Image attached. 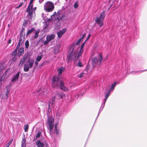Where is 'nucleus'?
<instances>
[{"mask_svg": "<svg viewBox=\"0 0 147 147\" xmlns=\"http://www.w3.org/2000/svg\"><path fill=\"white\" fill-rule=\"evenodd\" d=\"M82 40L81 38H80L76 44H74L70 46L68 51L69 54L67 55L66 59L67 62L74 60L76 58V52L79 48L78 45Z\"/></svg>", "mask_w": 147, "mask_h": 147, "instance_id": "obj_1", "label": "nucleus"}, {"mask_svg": "<svg viewBox=\"0 0 147 147\" xmlns=\"http://www.w3.org/2000/svg\"><path fill=\"white\" fill-rule=\"evenodd\" d=\"M60 86V88L61 90L64 91H67L69 89L65 86L64 83L62 81L61 78L57 76H53L52 78V85L53 87L55 88H58Z\"/></svg>", "mask_w": 147, "mask_h": 147, "instance_id": "obj_2", "label": "nucleus"}, {"mask_svg": "<svg viewBox=\"0 0 147 147\" xmlns=\"http://www.w3.org/2000/svg\"><path fill=\"white\" fill-rule=\"evenodd\" d=\"M102 59V54H98V58L94 57L92 59V65L93 67L98 66L101 63Z\"/></svg>", "mask_w": 147, "mask_h": 147, "instance_id": "obj_3", "label": "nucleus"}, {"mask_svg": "<svg viewBox=\"0 0 147 147\" xmlns=\"http://www.w3.org/2000/svg\"><path fill=\"white\" fill-rule=\"evenodd\" d=\"M54 8V5L51 1H48L46 2L44 5V9L45 11L47 12L52 11Z\"/></svg>", "mask_w": 147, "mask_h": 147, "instance_id": "obj_4", "label": "nucleus"}, {"mask_svg": "<svg viewBox=\"0 0 147 147\" xmlns=\"http://www.w3.org/2000/svg\"><path fill=\"white\" fill-rule=\"evenodd\" d=\"M105 16V11L102 12L100 17H97L95 20L96 23L99 25V26L101 27L103 25V21Z\"/></svg>", "mask_w": 147, "mask_h": 147, "instance_id": "obj_5", "label": "nucleus"}, {"mask_svg": "<svg viewBox=\"0 0 147 147\" xmlns=\"http://www.w3.org/2000/svg\"><path fill=\"white\" fill-rule=\"evenodd\" d=\"M55 16H56V18H57V19L59 21L64 18L65 15L63 10H59L57 13L56 12H55L52 15V16L54 17Z\"/></svg>", "mask_w": 147, "mask_h": 147, "instance_id": "obj_6", "label": "nucleus"}, {"mask_svg": "<svg viewBox=\"0 0 147 147\" xmlns=\"http://www.w3.org/2000/svg\"><path fill=\"white\" fill-rule=\"evenodd\" d=\"M38 94L45 96H47L49 93V91L46 88L41 87L38 91Z\"/></svg>", "mask_w": 147, "mask_h": 147, "instance_id": "obj_7", "label": "nucleus"}, {"mask_svg": "<svg viewBox=\"0 0 147 147\" xmlns=\"http://www.w3.org/2000/svg\"><path fill=\"white\" fill-rule=\"evenodd\" d=\"M9 92L10 91L8 88L3 90L0 95L1 98L3 99L7 98L8 97V95Z\"/></svg>", "mask_w": 147, "mask_h": 147, "instance_id": "obj_8", "label": "nucleus"}, {"mask_svg": "<svg viewBox=\"0 0 147 147\" xmlns=\"http://www.w3.org/2000/svg\"><path fill=\"white\" fill-rule=\"evenodd\" d=\"M20 38L19 42H18V45L16 49L13 52V53L15 55H16L17 54V51L19 49V45H20V44H22L23 42L25 39V37L24 36H20Z\"/></svg>", "mask_w": 147, "mask_h": 147, "instance_id": "obj_9", "label": "nucleus"}, {"mask_svg": "<svg viewBox=\"0 0 147 147\" xmlns=\"http://www.w3.org/2000/svg\"><path fill=\"white\" fill-rule=\"evenodd\" d=\"M48 121L49 127V131L51 132V130L54 126V119L52 117H49L48 118Z\"/></svg>", "mask_w": 147, "mask_h": 147, "instance_id": "obj_10", "label": "nucleus"}, {"mask_svg": "<svg viewBox=\"0 0 147 147\" xmlns=\"http://www.w3.org/2000/svg\"><path fill=\"white\" fill-rule=\"evenodd\" d=\"M110 92L109 91V92H108L106 93V94H105V101L103 103H102V104L100 108L99 111V113H98V115H99V113L101 112V111L102 110V109L105 106V103L108 97H109V95Z\"/></svg>", "mask_w": 147, "mask_h": 147, "instance_id": "obj_11", "label": "nucleus"}, {"mask_svg": "<svg viewBox=\"0 0 147 147\" xmlns=\"http://www.w3.org/2000/svg\"><path fill=\"white\" fill-rule=\"evenodd\" d=\"M37 147H48V144L46 142H42L40 140H38L36 142Z\"/></svg>", "mask_w": 147, "mask_h": 147, "instance_id": "obj_12", "label": "nucleus"}, {"mask_svg": "<svg viewBox=\"0 0 147 147\" xmlns=\"http://www.w3.org/2000/svg\"><path fill=\"white\" fill-rule=\"evenodd\" d=\"M33 1L34 0H30L29 4L26 10V12H29L30 15H31L32 13V9L33 6Z\"/></svg>", "mask_w": 147, "mask_h": 147, "instance_id": "obj_13", "label": "nucleus"}, {"mask_svg": "<svg viewBox=\"0 0 147 147\" xmlns=\"http://www.w3.org/2000/svg\"><path fill=\"white\" fill-rule=\"evenodd\" d=\"M84 45H82L81 46L80 49V50L78 52H77V51L76 52V58L75 59H78L81 56V54L83 52L84 50L83 49L84 47Z\"/></svg>", "mask_w": 147, "mask_h": 147, "instance_id": "obj_14", "label": "nucleus"}, {"mask_svg": "<svg viewBox=\"0 0 147 147\" xmlns=\"http://www.w3.org/2000/svg\"><path fill=\"white\" fill-rule=\"evenodd\" d=\"M28 56V55H24L23 58H22L20 63L19 66L20 67H22V66L24 63H25V61L27 58Z\"/></svg>", "mask_w": 147, "mask_h": 147, "instance_id": "obj_15", "label": "nucleus"}, {"mask_svg": "<svg viewBox=\"0 0 147 147\" xmlns=\"http://www.w3.org/2000/svg\"><path fill=\"white\" fill-rule=\"evenodd\" d=\"M28 56V55H24L23 58H22L20 63L19 66L20 67H22V66L24 63H25V61L27 58Z\"/></svg>", "mask_w": 147, "mask_h": 147, "instance_id": "obj_16", "label": "nucleus"}, {"mask_svg": "<svg viewBox=\"0 0 147 147\" xmlns=\"http://www.w3.org/2000/svg\"><path fill=\"white\" fill-rule=\"evenodd\" d=\"M20 72H18L17 74L14 75L11 79V81L13 83H14L18 80V78L20 75Z\"/></svg>", "mask_w": 147, "mask_h": 147, "instance_id": "obj_17", "label": "nucleus"}, {"mask_svg": "<svg viewBox=\"0 0 147 147\" xmlns=\"http://www.w3.org/2000/svg\"><path fill=\"white\" fill-rule=\"evenodd\" d=\"M55 98H56L54 96L52 97L51 99L49 100V108L50 107H53V105L55 102Z\"/></svg>", "mask_w": 147, "mask_h": 147, "instance_id": "obj_18", "label": "nucleus"}, {"mask_svg": "<svg viewBox=\"0 0 147 147\" xmlns=\"http://www.w3.org/2000/svg\"><path fill=\"white\" fill-rule=\"evenodd\" d=\"M56 99H59L61 98H63L65 97V95L63 93L61 94L57 93L55 96Z\"/></svg>", "mask_w": 147, "mask_h": 147, "instance_id": "obj_19", "label": "nucleus"}, {"mask_svg": "<svg viewBox=\"0 0 147 147\" xmlns=\"http://www.w3.org/2000/svg\"><path fill=\"white\" fill-rule=\"evenodd\" d=\"M36 7H34V8L33 7V6L32 7V13L31 15H30L29 14V12H26L28 13V16L30 18V20H31V19L33 17V16H34L35 14V11L36 9Z\"/></svg>", "mask_w": 147, "mask_h": 147, "instance_id": "obj_20", "label": "nucleus"}, {"mask_svg": "<svg viewBox=\"0 0 147 147\" xmlns=\"http://www.w3.org/2000/svg\"><path fill=\"white\" fill-rule=\"evenodd\" d=\"M67 29L66 28L63 29L57 32L58 37L60 38L66 31Z\"/></svg>", "mask_w": 147, "mask_h": 147, "instance_id": "obj_21", "label": "nucleus"}, {"mask_svg": "<svg viewBox=\"0 0 147 147\" xmlns=\"http://www.w3.org/2000/svg\"><path fill=\"white\" fill-rule=\"evenodd\" d=\"M55 37V35L54 34L48 35L47 36L46 40L50 42L53 40Z\"/></svg>", "mask_w": 147, "mask_h": 147, "instance_id": "obj_22", "label": "nucleus"}, {"mask_svg": "<svg viewBox=\"0 0 147 147\" xmlns=\"http://www.w3.org/2000/svg\"><path fill=\"white\" fill-rule=\"evenodd\" d=\"M34 63V60L32 59H30L28 60V66L30 68L32 67Z\"/></svg>", "mask_w": 147, "mask_h": 147, "instance_id": "obj_23", "label": "nucleus"}, {"mask_svg": "<svg viewBox=\"0 0 147 147\" xmlns=\"http://www.w3.org/2000/svg\"><path fill=\"white\" fill-rule=\"evenodd\" d=\"M65 70V68L63 67L59 68L57 70V71L58 72V76H61L62 72H63Z\"/></svg>", "mask_w": 147, "mask_h": 147, "instance_id": "obj_24", "label": "nucleus"}, {"mask_svg": "<svg viewBox=\"0 0 147 147\" xmlns=\"http://www.w3.org/2000/svg\"><path fill=\"white\" fill-rule=\"evenodd\" d=\"M24 53V48L23 47H20L18 51V55L20 57L23 55Z\"/></svg>", "mask_w": 147, "mask_h": 147, "instance_id": "obj_25", "label": "nucleus"}, {"mask_svg": "<svg viewBox=\"0 0 147 147\" xmlns=\"http://www.w3.org/2000/svg\"><path fill=\"white\" fill-rule=\"evenodd\" d=\"M30 67L28 64H25L24 65V70L25 72H28L29 70Z\"/></svg>", "mask_w": 147, "mask_h": 147, "instance_id": "obj_26", "label": "nucleus"}, {"mask_svg": "<svg viewBox=\"0 0 147 147\" xmlns=\"http://www.w3.org/2000/svg\"><path fill=\"white\" fill-rule=\"evenodd\" d=\"M26 139L24 138H23L22 142V147H26Z\"/></svg>", "mask_w": 147, "mask_h": 147, "instance_id": "obj_27", "label": "nucleus"}, {"mask_svg": "<svg viewBox=\"0 0 147 147\" xmlns=\"http://www.w3.org/2000/svg\"><path fill=\"white\" fill-rule=\"evenodd\" d=\"M40 30H37L35 32V34L34 37V39L37 38L38 36V34L40 32Z\"/></svg>", "mask_w": 147, "mask_h": 147, "instance_id": "obj_28", "label": "nucleus"}, {"mask_svg": "<svg viewBox=\"0 0 147 147\" xmlns=\"http://www.w3.org/2000/svg\"><path fill=\"white\" fill-rule=\"evenodd\" d=\"M35 28L34 27L32 28L30 30H28L26 34V36L28 35L29 34L31 33L32 32L34 31Z\"/></svg>", "mask_w": 147, "mask_h": 147, "instance_id": "obj_29", "label": "nucleus"}, {"mask_svg": "<svg viewBox=\"0 0 147 147\" xmlns=\"http://www.w3.org/2000/svg\"><path fill=\"white\" fill-rule=\"evenodd\" d=\"M41 135V132L40 131H38L37 134L36 135L35 138L34 139V140H36L39 138H40V137Z\"/></svg>", "mask_w": 147, "mask_h": 147, "instance_id": "obj_30", "label": "nucleus"}, {"mask_svg": "<svg viewBox=\"0 0 147 147\" xmlns=\"http://www.w3.org/2000/svg\"><path fill=\"white\" fill-rule=\"evenodd\" d=\"M5 66L4 64L2 63L0 64V71H1L5 69Z\"/></svg>", "mask_w": 147, "mask_h": 147, "instance_id": "obj_31", "label": "nucleus"}, {"mask_svg": "<svg viewBox=\"0 0 147 147\" xmlns=\"http://www.w3.org/2000/svg\"><path fill=\"white\" fill-rule=\"evenodd\" d=\"M42 58V55H38L37 56L36 58V61H40Z\"/></svg>", "mask_w": 147, "mask_h": 147, "instance_id": "obj_32", "label": "nucleus"}, {"mask_svg": "<svg viewBox=\"0 0 147 147\" xmlns=\"http://www.w3.org/2000/svg\"><path fill=\"white\" fill-rule=\"evenodd\" d=\"M116 82H115L114 84H113L111 85V89L109 90V91L111 92L112 90H113V89L114 88L116 85Z\"/></svg>", "mask_w": 147, "mask_h": 147, "instance_id": "obj_33", "label": "nucleus"}, {"mask_svg": "<svg viewBox=\"0 0 147 147\" xmlns=\"http://www.w3.org/2000/svg\"><path fill=\"white\" fill-rule=\"evenodd\" d=\"M25 32L24 29H22L20 34V36H25Z\"/></svg>", "mask_w": 147, "mask_h": 147, "instance_id": "obj_34", "label": "nucleus"}, {"mask_svg": "<svg viewBox=\"0 0 147 147\" xmlns=\"http://www.w3.org/2000/svg\"><path fill=\"white\" fill-rule=\"evenodd\" d=\"M62 115V113L60 111H58L56 113V116L57 117H59L61 116Z\"/></svg>", "mask_w": 147, "mask_h": 147, "instance_id": "obj_35", "label": "nucleus"}, {"mask_svg": "<svg viewBox=\"0 0 147 147\" xmlns=\"http://www.w3.org/2000/svg\"><path fill=\"white\" fill-rule=\"evenodd\" d=\"M25 47L26 49L28 48L29 46V42L28 40H26L25 43Z\"/></svg>", "mask_w": 147, "mask_h": 147, "instance_id": "obj_36", "label": "nucleus"}, {"mask_svg": "<svg viewBox=\"0 0 147 147\" xmlns=\"http://www.w3.org/2000/svg\"><path fill=\"white\" fill-rule=\"evenodd\" d=\"M13 140V139H12L6 145L5 147L4 146V147H9L10 145L12 143Z\"/></svg>", "mask_w": 147, "mask_h": 147, "instance_id": "obj_37", "label": "nucleus"}, {"mask_svg": "<svg viewBox=\"0 0 147 147\" xmlns=\"http://www.w3.org/2000/svg\"><path fill=\"white\" fill-rule=\"evenodd\" d=\"M55 132H56L57 134H59V131L58 129H57L56 125L55 126Z\"/></svg>", "mask_w": 147, "mask_h": 147, "instance_id": "obj_38", "label": "nucleus"}, {"mask_svg": "<svg viewBox=\"0 0 147 147\" xmlns=\"http://www.w3.org/2000/svg\"><path fill=\"white\" fill-rule=\"evenodd\" d=\"M77 65L80 67H82L83 66V64H82V63L80 61H79L78 64Z\"/></svg>", "mask_w": 147, "mask_h": 147, "instance_id": "obj_39", "label": "nucleus"}, {"mask_svg": "<svg viewBox=\"0 0 147 147\" xmlns=\"http://www.w3.org/2000/svg\"><path fill=\"white\" fill-rule=\"evenodd\" d=\"M28 125H25L24 126V129L25 132H26L28 129Z\"/></svg>", "mask_w": 147, "mask_h": 147, "instance_id": "obj_40", "label": "nucleus"}, {"mask_svg": "<svg viewBox=\"0 0 147 147\" xmlns=\"http://www.w3.org/2000/svg\"><path fill=\"white\" fill-rule=\"evenodd\" d=\"M50 42L49 41H48V40H46L45 41H44V42H43V43L45 45H47L49 42Z\"/></svg>", "mask_w": 147, "mask_h": 147, "instance_id": "obj_41", "label": "nucleus"}, {"mask_svg": "<svg viewBox=\"0 0 147 147\" xmlns=\"http://www.w3.org/2000/svg\"><path fill=\"white\" fill-rule=\"evenodd\" d=\"M78 6V3L77 2H75L74 5V7L75 8H77Z\"/></svg>", "mask_w": 147, "mask_h": 147, "instance_id": "obj_42", "label": "nucleus"}, {"mask_svg": "<svg viewBox=\"0 0 147 147\" xmlns=\"http://www.w3.org/2000/svg\"><path fill=\"white\" fill-rule=\"evenodd\" d=\"M23 4V3H20L19 5L18 6H17L16 7V9H18L19 8H20V7L21 6H22V5Z\"/></svg>", "mask_w": 147, "mask_h": 147, "instance_id": "obj_43", "label": "nucleus"}, {"mask_svg": "<svg viewBox=\"0 0 147 147\" xmlns=\"http://www.w3.org/2000/svg\"><path fill=\"white\" fill-rule=\"evenodd\" d=\"M84 74L83 73H81L78 76V77L79 78H82V77L83 75Z\"/></svg>", "mask_w": 147, "mask_h": 147, "instance_id": "obj_44", "label": "nucleus"}, {"mask_svg": "<svg viewBox=\"0 0 147 147\" xmlns=\"http://www.w3.org/2000/svg\"><path fill=\"white\" fill-rule=\"evenodd\" d=\"M10 70V69L9 68L7 69L5 72V74H7L8 72Z\"/></svg>", "mask_w": 147, "mask_h": 147, "instance_id": "obj_45", "label": "nucleus"}, {"mask_svg": "<svg viewBox=\"0 0 147 147\" xmlns=\"http://www.w3.org/2000/svg\"><path fill=\"white\" fill-rule=\"evenodd\" d=\"M85 36L86 34H83L82 37L81 38L82 40V39Z\"/></svg>", "mask_w": 147, "mask_h": 147, "instance_id": "obj_46", "label": "nucleus"}, {"mask_svg": "<svg viewBox=\"0 0 147 147\" xmlns=\"http://www.w3.org/2000/svg\"><path fill=\"white\" fill-rule=\"evenodd\" d=\"M38 61H36H36L35 63L36 66H37L38 64Z\"/></svg>", "mask_w": 147, "mask_h": 147, "instance_id": "obj_47", "label": "nucleus"}, {"mask_svg": "<svg viewBox=\"0 0 147 147\" xmlns=\"http://www.w3.org/2000/svg\"><path fill=\"white\" fill-rule=\"evenodd\" d=\"M90 34H88V38H87V39L86 40V41L90 37Z\"/></svg>", "mask_w": 147, "mask_h": 147, "instance_id": "obj_48", "label": "nucleus"}, {"mask_svg": "<svg viewBox=\"0 0 147 147\" xmlns=\"http://www.w3.org/2000/svg\"><path fill=\"white\" fill-rule=\"evenodd\" d=\"M43 1V0H39V2L40 3H41Z\"/></svg>", "mask_w": 147, "mask_h": 147, "instance_id": "obj_49", "label": "nucleus"}, {"mask_svg": "<svg viewBox=\"0 0 147 147\" xmlns=\"http://www.w3.org/2000/svg\"><path fill=\"white\" fill-rule=\"evenodd\" d=\"M2 77L1 76H0V84H1V82L2 81Z\"/></svg>", "mask_w": 147, "mask_h": 147, "instance_id": "obj_50", "label": "nucleus"}, {"mask_svg": "<svg viewBox=\"0 0 147 147\" xmlns=\"http://www.w3.org/2000/svg\"><path fill=\"white\" fill-rule=\"evenodd\" d=\"M11 42V39H9L8 41V43L9 44Z\"/></svg>", "mask_w": 147, "mask_h": 147, "instance_id": "obj_51", "label": "nucleus"}, {"mask_svg": "<svg viewBox=\"0 0 147 147\" xmlns=\"http://www.w3.org/2000/svg\"><path fill=\"white\" fill-rule=\"evenodd\" d=\"M86 40L84 42L82 43V45H83L84 46V44H85V42H86Z\"/></svg>", "mask_w": 147, "mask_h": 147, "instance_id": "obj_52", "label": "nucleus"}, {"mask_svg": "<svg viewBox=\"0 0 147 147\" xmlns=\"http://www.w3.org/2000/svg\"><path fill=\"white\" fill-rule=\"evenodd\" d=\"M12 60H16V59L14 57H13V58Z\"/></svg>", "mask_w": 147, "mask_h": 147, "instance_id": "obj_53", "label": "nucleus"}, {"mask_svg": "<svg viewBox=\"0 0 147 147\" xmlns=\"http://www.w3.org/2000/svg\"><path fill=\"white\" fill-rule=\"evenodd\" d=\"M147 71V70H144L143 71Z\"/></svg>", "mask_w": 147, "mask_h": 147, "instance_id": "obj_54", "label": "nucleus"}, {"mask_svg": "<svg viewBox=\"0 0 147 147\" xmlns=\"http://www.w3.org/2000/svg\"><path fill=\"white\" fill-rule=\"evenodd\" d=\"M86 70H87V69H85V71H86Z\"/></svg>", "mask_w": 147, "mask_h": 147, "instance_id": "obj_55", "label": "nucleus"}, {"mask_svg": "<svg viewBox=\"0 0 147 147\" xmlns=\"http://www.w3.org/2000/svg\"><path fill=\"white\" fill-rule=\"evenodd\" d=\"M25 1H26V0H24Z\"/></svg>", "mask_w": 147, "mask_h": 147, "instance_id": "obj_56", "label": "nucleus"}]
</instances>
